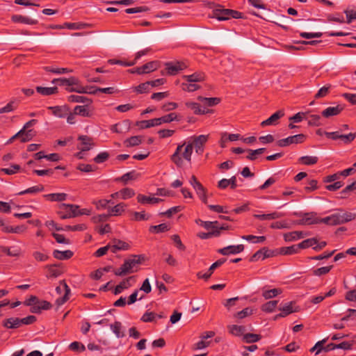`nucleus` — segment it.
I'll return each instance as SVG.
<instances>
[{
  "mask_svg": "<svg viewBox=\"0 0 356 356\" xmlns=\"http://www.w3.org/2000/svg\"><path fill=\"white\" fill-rule=\"evenodd\" d=\"M294 302H289L286 303L282 307L280 308L281 311L280 316H286L290 314L297 312L300 310L299 307H293Z\"/></svg>",
  "mask_w": 356,
  "mask_h": 356,
  "instance_id": "18",
  "label": "nucleus"
},
{
  "mask_svg": "<svg viewBox=\"0 0 356 356\" xmlns=\"http://www.w3.org/2000/svg\"><path fill=\"white\" fill-rule=\"evenodd\" d=\"M277 303V300L268 301L261 306V310L266 312H272L275 309Z\"/></svg>",
  "mask_w": 356,
  "mask_h": 356,
  "instance_id": "52",
  "label": "nucleus"
},
{
  "mask_svg": "<svg viewBox=\"0 0 356 356\" xmlns=\"http://www.w3.org/2000/svg\"><path fill=\"white\" fill-rule=\"evenodd\" d=\"M88 26V24H84V23H65V27L67 28L68 29L71 30H79L83 29L86 27Z\"/></svg>",
  "mask_w": 356,
  "mask_h": 356,
  "instance_id": "62",
  "label": "nucleus"
},
{
  "mask_svg": "<svg viewBox=\"0 0 356 356\" xmlns=\"http://www.w3.org/2000/svg\"><path fill=\"white\" fill-rule=\"evenodd\" d=\"M174 120H179L178 115L175 113H171L161 118L139 121L136 125L140 129H147L163 123H170Z\"/></svg>",
  "mask_w": 356,
  "mask_h": 356,
  "instance_id": "3",
  "label": "nucleus"
},
{
  "mask_svg": "<svg viewBox=\"0 0 356 356\" xmlns=\"http://www.w3.org/2000/svg\"><path fill=\"white\" fill-rule=\"evenodd\" d=\"M18 132L22 133L21 135L19 136V139L22 143L30 141L35 136L32 129H25L22 128Z\"/></svg>",
  "mask_w": 356,
  "mask_h": 356,
  "instance_id": "32",
  "label": "nucleus"
},
{
  "mask_svg": "<svg viewBox=\"0 0 356 356\" xmlns=\"http://www.w3.org/2000/svg\"><path fill=\"white\" fill-rule=\"evenodd\" d=\"M182 78L188 83L202 82L205 80V74L202 72H196L190 75H184Z\"/></svg>",
  "mask_w": 356,
  "mask_h": 356,
  "instance_id": "16",
  "label": "nucleus"
},
{
  "mask_svg": "<svg viewBox=\"0 0 356 356\" xmlns=\"http://www.w3.org/2000/svg\"><path fill=\"white\" fill-rule=\"evenodd\" d=\"M78 140L81 141V146L78 148L83 152L90 150L95 145L92 138L88 136H80Z\"/></svg>",
  "mask_w": 356,
  "mask_h": 356,
  "instance_id": "14",
  "label": "nucleus"
},
{
  "mask_svg": "<svg viewBox=\"0 0 356 356\" xmlns=\"http://www.w3.org/2000/svg\"><path fill=\"white\" fill-rule=\"evenodd\" d=\"M209 135H200L193 138V148L195 147L196 153L201 154L204 152V145L207 142Z\"/></svg>",
  "mask_w": 356,
  "mask_h": 356,
  "instance_id": "8",
  "label": "nucleus"
},
{
  "mask_svg": "<svg viewBox=\"0 0 356 356\" xmlns=\"http://www.w3.org/2000/svg\"><path fill=\"white\" fill-rule=\"evenodd\" d=\"M127 204L121 202L108 209V213L110 216H121L125 211Z\"/></svg>",
  "mask_w": 356,
  "mask_h": 356,
  "instance_id": "21",
  "label": "nucleus"
},
{
  "mask_svg": "<svg viewBox=\"0 0 356 356\" xmlns=\"http://www.w3.org/2000/svg\"><path fill=\"white\" fill-rule=\"evenodd\" d=\"M67 101L70 102L83 103L86 104V105H89L92 103L91 99L87 98L86 97L76 95H71L68 96Z\"/></svg>",
  "mask_w": 356,
  "mask_h": 356,
  "instance_id": "34",
  "label": "nucleus"
},
{
  "mask_svg": "<svg viewBox=\"0 0 356 356\" xmlns=\"http://www.w3.org/2000/svg\"><path fill=\"white\" fill-rule=\"evenodd\" d=\"M20 170V166L17 164H13L8 168H1V171L6 175H14Z\"/></svg>",
  "mask_w": 356,
  "mask_h": 356,
  "instance_id": "64",
  "label": "nucleus"
},
{
  "mask_svg": "<svg viewBox=\"0 0 356 356\" xmlns=\"http://www.w3.org/2000/svg\"><path fill=\"white\" fill-rule=\"evenodd\" d=\"M46 268L47 269V273L46 275L47 278L57 277L63 273V271L56 264L47 265L46 266Z\"/></svg>",
  "mask_w": 356,
  "mask_h": 356,
  "instance_id": "22",
  "label": "nucleus"
},
{
  "mask_svg": "<svg viewBox=\"0 0 356 356\" xmlns=\"http://www.w3.org/2000/svg\"><path fill=\"white\" fill-rule=\"evenodd\" d=\"M356 218V214L339 210V212L334 213L325 218H315L313 220H309V218H305V223L308 225L325 223L329 225H337L350 222Z\"/></svg>",
  "mask_w": 356,
  "mask_h": 356,
  "instance_id": "1",
  "label": "nucleus"
},
{
  "mask_svg": "<svg viewBox=\"0 0 356 356\" xmlns=\"http://www.w3.org/2000/svg\"><path fill=\"white\" fill-rule=\"evenodd\" d=\"M318 240L316 238H310L306 240H304L301 243L298 244L299 248L300 249H306L309 247H314L316 244H317Z\"/></svg>",
  "mask_w": 356,
  "mask_h": 356,
  "instance_id": "45",
  "label": "nucleus"
},
{
  "mask_svg": "<svg viewBox=\"0 0 356 356\" xmlns=\"http://www.w3.org/2000/svg\"><path fill=\"white\" fill-rule=\"evenodd\" d=\"M351 191H355L356 193V181L353 182L351 184L348 185L345 188L341 191L342 198H346Z\"/></svg>",
  "mask_w": 356,
  "mask_h": 356,
  "instance_id": "55",
  "label": "nucleus"
},
{
  "mask_svg": "<svg viewBox=\"0 0 356 356\" xmlns=\"http://www.w3.org/2000/svg\"><path fill=\"white\" fill-rule=\"evenodd\" d=\"M160 66V63L157 60L150 61L140 67L139 71L143 74L149 73L157 70Z\"/></svg>",
  "mask_w": 356,
  "mask_h": 356,
  "instance_id": "17",
  "label": "nucleus"
},
{
  "mask_svg": "<svg viewBox=\"0 0 356 356\" xmlns=\"http://www.w3.org/2000/svg\"><path fill=\"white\" fill-rule=\"evenodd\" d=\"M193 144H188L182 153V157L187 161L191 162L193 153Z\"/></svg>",
  "mask_w": 356,
  "mask_h": 356,
  "instance_id": "56",
  "label": "nucleus"
},
{
  "mask_svg": "<svg viewBox=\"0 0 356 356\" xmlns=\"http://www.w3.org/2000/svg\"><path fill=\"white\" fill-rule=\"evenodd\" d=\"M266 151V148H259L254 150L252 149H247L246 152H248L249 154L246 156V158L250 161H254L257 159V156L263 154Z\"/></svg>",
  "mask_w": 356,
  "mask_h": 356,
  "instance_id": "41",
  "label": "nucleus"
},
{
  "mask_svg": "<svg viewBox=\"0 0 356 356\" xmlns=\"http://www.w3.org/2000/svg\"><path fill=\"white\" fill-rule=\"evenodd\" d=\"M282 290L281 289H273L266 290L263 289L262 296L265 299H270L281 294Z\"/></svg>",
  "mask_w": 356,
  "mask_h": 356,
  "instance_id": "40",
  "label": "nucleus"
},
{
  "mask_svg": "<svg viewBox=\"0 0 356 356\" xmlns=\"http://www.w3.org/2000/svg\"><path fill=\"white\" fill-rule=\"evenodd\" d=\"M244 250L243 245H229L225 248L219 249L218 252L222 255H228L229 254H238L243 252Z\"/></svg>",
  "mask_w": 356,
  "mask_h": 356,
  "instance_id": "13",
  "label": "nucleus"
},
{
  "mask_svg": "<svg viewBox=\"0 0 356 356\" xmlns=\"http://www.w3.org/2000/svg\"><path fill=\"white\" fill-rule=\"evenodd\" d=\"M284 115V112L282 110H279L266 120L261 123V126L264 127L270 125H277L279 123V120Z\"/></svg>",
  "mask_w": 356,
  "mask_h": 356,
  "instance_id": "10",
  "label": "nucleus"
},
{
  "mask_svg": "<svg viewBox=\"0 0 356 356\" xmlns=\"http://www.w3.org/2000/svg\"><path fill=\"white\" fill-rule=\"evenodd\" d=\"M44 197L52 202H63L66 200L67 195L64 193H50L44 195Z\"/></svg>",
  "mask_w": 356,
  "mask_h": 356,
  "instance_id": "35",
  "label": "nucleus"
},
{
  "mask_svg": "<svg viewBox=\"0 0 356 356\" xmlns=\"http://www.w3.org/2000/svg\"><path fill=\"white\" fill-rule=\"evenodd\" d=\"M225 261L226 259L224 258L217 260L216 262L211 264V266H210L207 273H202V272H198L197 273V277L199 279H204L205 280H207L211 276L214 270L222 266Z\"/></svg>",
  "mask_w": 356,
  "mask_h": 356,
  "instance_id": "9",
  "label": "nucleus"
},
{
  "mask_svg": "<svg viewBox=\"0 0 356 356\" xmlns=\"http://www.w3.org/2000/svg\"><path fill=\"white\" fill-rule=\"evenodd\" d=\"M53 256L58 260H66L70 259L73 256V252L69 250L65 251L55 250L53 252Z\"/></svg>",
  "mask_w": 356,
  "mask_h": 356,
  "instance_id": "25",
  "label": "nucleus"
},
{
  "mask_svg": "<svg viewBox=\"0 0 356 356\" xmlns=\"http://www.w3.org/2000/svg\"><path fill=\"white\" fill-rule=\"evenodd\" d=\"M142 143L141 137L139 136H131L124 141L127 147H134Z\"/></svg>",
  "mask_w": 356,
  "mask_h": 356,
  "instance_id": "50",
  "label": "nucleus"
},
{
  "mask_svg": "<svg viewBox=\"0 0 356 356\" xmlns=\"http://www.w3.org/2000/svg\"><path fill=\"white\" fill-rule=\"evenodd\" d=\"M37 92L41 94L44 96H48L54 94H56L58 92V89L56 86L55 87H42L37 86L35 88Z\"/></svg>",
  "mask_w": 356,
  "mask_h": 356,
  "instance_id": "26",
  "label": "nucleus"
},
{
  "mask_svg": "<svg viewBox=\"0 0 356 356\" xmlns=\"http://www.w3.org/2000/svg\"><path fill=\"white\" fill-rule=\"evenodd\" d=\"M200 221L201 222V225L203 227H204L206 229H211V231L218 230L219 232V229H218V221H213V222L202 221L200 220Z\"/></svg>",
  "mask_w": 356,
  "mask_h": 356,
  "instance_id": "57",
  "label": "nucleus"
},
{
  "mask_svg": "<svg viewBox=\"0 0 356 356\" xmlns=\"http://www.w3.org/2000/svg\"><path fill=\"white\" fill-rule=\"evenodd\" d=\"M26 227L24 225L21 226H16V227H12L10 225H8L6 227H3V229H2V232L5 233H23L26 231Z\"/></svg>",
  "mask_w": 356,
  "mask_h": 356,
  "instance_id": "39",
  "label": "nucleus"
},
{
  "mask_svg": "<svg viewBox=\"0 0 356 356\" xmlns=\"http://www.w3.org/2000/svg\"><path fill=\"white\" fill-rule=\"evenodd\" d=\"M318 161V158L313 156H303L298 159L299 163L306 165H314L317 163Z\"/></svg>",
  "mask_w": 356,
  "mask_h": 356,
  "instance_id": "38",
  "label": "nucleus"
},
{
  "mask_svg": "<svg viewBox=\"0 0 356 356\" xmlns=\"http://www.w3.org/2000/svg\"><path fill=\"white\" fill-rule=\"evenodd\" d=\"M343 109L344 106L341 104H338L336 106H330L322 111V115L324 118H329L338 115Z\"/></svg>",
  "mask_w": 356,
  "mask_h": 356,
  "instance_id": "11",
  "label": "nucleus"
},
{
  "mask_svg": "<svg viewBox=\"0 0 356 356\" xmlns=\"http://www.w3.org/2000/svg\"><path fill=\"white\" fill-rule=\"evenodd\" d=\"M214 17L220 20H227L230 19L229 9H216L213 12Z\"/></svg>",
  "mask_w": 356,
  "mask_h": 356,
  "instance_id": "31",
  "label": "nucleus"
},
{
  "mask_svg": "<svg viewBox=\"0 0 356 356\" xmlns=\"http://www.w3.org/2000/svg\"><path fill=\"white\" fill-rule=\"evenodd\" d=\"M330 88L331 85L330 84L324 86L323 87L321 88L317 92V93L315 95V98L320 99L327 96L330 92Z\"/></svg>",
  "mask_w": 356,
  "mask_h": 356,
  "instance_id": "59",
  "label": "nucleus"
},
{
  "mask_svg": "<svg viewBox=\"0 0 356 356\" xmlns=\"http://www.w3.org/2000/svg\"><path fill=\"white\" fill-rule=\"evenodd\" d=\"M3 325L8 329H15L21 326L19 318H9L3 321Z\"/></svg>",
  "mask_w": 356,
  "mask_h": 356,
  "instance_id": "33",
  "label": "nucleus"
},
{
  "mask_svg": "<svg viewBox=\"0 0 356 356\" xmlns=\"http://www.w3.org/2000/svg\"><path fill=\"white\" fill-rule=\"evenodd\" d=\"M300 250L298 244L289 247H282L277 250V253L282 255H291L298 252Z\"/></svg>",
  "mask_w": 356,
  "mask_h": 356,
  "instance_id": "27",
  "label": "nucleus"
},
{
  "mask_svg": "<svg viewBox=\"0 0 356 356\" xmlns=\"http://www.w3.org/2000/svg\"><path fill=\"white\" fill-rule=\"evenodd\" d=\"M92 204L95 205L97 210H100L107 208L108 204H113L114 202L111 200L102 199L99 200H94Z\"/></svg>",
  "mask_w": 356,
  "mask_h": 356,
  "instance_id": "44",
  "label": "nucleus"
},
{
  "mask_svg": "<svg viewBox=\"0 0 356 356\" xmlns=\"http://www.w3.org/2000/svg\"><path fill=\"white\" fill-rule=\"evenodd\" d=\"M121 199L127 200L132 197L135 195V192L133 189L129 188H124L120 190Z\"/></svg>",
  "mask_w": 356,
  "mask_h": 356,
  "instance_id": "63",
  "label": "nucleus"
},
{
  "mask_svg": "<svg viewBox=\"0 0 356 356\" xmlns=\"http://www.w3.org/2000/svg\"><path fill=\"white\" fill-rule=\"evenodd\" d=\"M166 73L174 76L188 67V64L184 61H171L165 63Z\"/></svg>",
  "mask_w": 356,
  "mask_h": 356,
  "instance_id": "4",
  "label": "nucleus"
},
{
  "mask_svg": "<svg viewBox=\"0 0 356 356\" xmlns=\"http://www.w3.org/2000/svg\"><path fill=\"white\" fill-rule=\"evenodd\" d=\"M252 314V309L250 307H246L243 310L234 314L233 317L236 319H243L247 316Z\"/></svg>",
  "mask_w": 356,
  "mask_h": 356,
  "instance_id": "49",
  "label": "nucleus"
},
{
  "mask_svg": "<svg viewBox=\"0 0 356 356\" xmlns=\"http://www.w3.org/2000/svg\"><path fill=\"white\" fill-rule=\"evenodd\" d=\"M333 268V266H323L313 270L312 274L315 276H322L327 274Z\"/></svg>",
  "mask_w": 356,
  "mask_h": 356,
  "instance_id": "53",
  "label": "nucleus"
},
{
  "mask_svg": "<svg viewBox=\"0 0 356 356\" xmlns=\"http://www.w3.org/2000/svg\"><path fill=\"white\" fill-rule=\"evenodd\" d=\"M18 102L15 100L10 101L5 106L0 108V113H9L17 108Z\"/></svg>",
  "mask_w": 356,
  "mask_h": 356,
  "instance_id": "51",
  "label": "nucleus"
},
{
  "mask_svg": "<svg viewBox=\"0 0 356 356\" xmlns=\"http://www.w3.org/2000/svg\"><path fill=\"white\" fill-rule=\"evenodd\" d=\"M1 250L10 257H18L20 254V250L19 248L2 247Z\"/></svg>",
  "mask_w": 356,
  "mask_h": 356,
  "instance_id": "60",
  "label": "nucleus"
},
{
  "mask_svg": "<svg viewBox=\"0 0 356 356\" xmlns=\"http://www.w3.org/2000/svg\"><path fill=\"white\" fill-rule=\"evenodd\" d=\"M49 110H51L52 113L58 118H65L66 115L65 108L61 106H49L48 108Z\"/></svg>",
  "mask_w": 356,
  "mask_h": 356,
  "instance_id": "48",
  "label": "nucleus"
},
{
  "mask_svg": "<svg viewBox=\"0 0 356 356\" xmlns=\"http://www.w3.org/2000/svg\"><path fill=\"white\" fill-rule=\"evenodd\" d=\"M12 21L17 23H22L31 25H35L38 24V20L36 19L18 15H13L12 17Z\"/></svg>",
  "mask_w": 356,
  "mask_h": 356,
  "instance_id": "24",
  "label": "nucleus"
},
{
  "mask_svg": "<svg viewBox=\"0 0 356 356\" xmlns=\"http://www.w3.org/2000/svg\"><path fill=\"white\" fill-rule=\"evenodd\" d=\"M135 282V277L134 276H130L124 280H123L118 285H117L114 289V294L118 295L124 289H127L132 286V283Z\"/></svg>",
  "mask_w": 356,
  "mask_h": 356,
  "instance_id": "12",
  "label": "nucleus"
},
{
  "mask_svg": "<svg viewBox=\"0 0 356 356\" xmlns=\"http://www.w3.org/2000/svg\"><path fill=\"white\" fill-rule=\"evenodd\" d=\"M56 291L57 293H58L60 295L63 292H64L63 296L57 298L56 300V304L58 306H60V305H63L65 302H66L69 300V298H70L69 296H70V287L68 286V285L67 284V283L65 282V280H61L59 282V286H56Z\"/></svg>",
  "mask_w": 356,
  "mask_h": 356,
  "instance_id": "6",
  "label": "nucleus"
},
{
  "mask_svg": "<svg viewBox=\"0 0 356 356\" xmlns=\"http://www.w3.org/2000/svg\"><path fill=\"white\" fill-rule=\"evenodd\" d=\"M170 229L169 226L165 223H161L158 225H152L149 227V232L154 233L165 232Z\"/></svg>",
  "mask_w": 356,
  "mask_h": 356,
  "instance_id": "42",
  "label": "nucleus"
},
{
  "mask_svg": "<svg viewBox=\"0 0 356 356\" xmlns=\"http://www.w3.org/2000/svg\"><path fill=\"white\" fill-rule=\"evenodd\" d=\"M138 202L140 204H157L161 201H163L162 199L158 198V197H147L144 195L139 194L137 196Z\"/></svg>",
  "mask_w": 356,
  "mask_h": 356,
  "instance_id": "30",
  "label": "nucleus"
},
{
  "mask_svg": "<svg viewBox=\"0 0 356 356\" xmlns=\"http://www.w3.org/2000/svg\"><path fill=\"white\" fill-rule=\"evenodd\" d=\"M181 88L184 91L194 92L200 89V86L195 83H182Z\"/></svg>",
  "mask_w": 356,
  "mask_h": 356,
  "instance_id": "61",
  "label": "nucleus"
},
{
  "mask_svg": "<svg viewBox=\"0 0 356 356\" xmlns=\"http://www.w3.org/2000/svg\"><path fill=\"white\" fill-rule=\"evenodd\" d=\"M261 337L259 334L248 333L243 334V340L248 343H254L261 339Z\"/></svg>",
  "mask_w": 356,
  "mask_h": 356,
  "instance_id": "47",
  "label": "nucleus"
},
{
  "mask_svg": "<svg viewBox=\"0 0 356 356\" xmlns=\"http://www.w3.org/2000/svg\"><path fill=\"white\" fill-rule=\"evenodd\" d=\"M151 89L150 83L149 81L139 84L138 86L134 88V90L138 94L147 93Z\"/></svg>",
  "mask_w": 356,
  "mask_h": 356,
  "instance_id": "46",
  "label": "nucleus"
},
{
  "mask_svg": "<svg viewBox=\"0 0 356 356\" xmlns=\"http://www.w3.org/2000/svg\"><path fill=\"white\" fill-rule=\"evenodd\" d=\"M184 145L185 144L179 145L175 153L171 156V161L178 167H181L183 165V160L180 156V152Z\"/></svg>",
  "mask_w": 356,
  "mask_h": 356,
  "instance_id": "20",
  "label": "nucleus"
},
{
  "mask_svg": "<svg viewBox=\"0 0 356 356\" xmlns=\"http://www.w3.org/2000/svg\"><path fill=\"white\" fill-rule=\"evenodd\" d=\"M150 51H151V49L148 47V48H146L145 49L138 51L136 54L134 60L132 62L126 63L125 66H132V65H135L137 60L140 59L143 56L147 55Z\"/></svg>",
  "mask_w": 356,
  "mask_h": 356,
  "instance_id": "58",
  "label": "nucleus"
},
{
  "mask_svg": "<svg viewBox=\"0 0 356 356\" xmlns=\"http://www.w3.org/2000/svg\"><path fill=\"white\" fill-rule=\"evenodd\" d=\"M86 104L83 106H76L74 108V113L82 117H91L92 113L88 109Z\"/></svg>",
  "mask_w": 356,
  "mask_h": 356,
  "instance_id": "36",
  "label": "nucleus"
},
{
  "mask_svg": "<svg viewBox=\"0 0 356 356\" xmlns=\"http://www.w3.org/2000/svg\"><path fill=\"white\" fill-rule=\"evenodd\" d=\"M197 99L204 104L207 106H213L220 102V99L218 97H204L199 96Z\"/></svg>",
  "mask_w": 356,
  "mask_h": 356,
  "instance_id": "37",
  "label": "nucleus"
},
{
  "mask_svg": "<svg viewBox=\"0 0 356 356\" xmlns=\"http://www.w3.org/2000/svg\"><path fill=\"white\" fill-rule=\"evenodd\" d=\"M131 214H132L131 220H135V221L147 220L149 218V216H147L145 213V211H142V212L134 211V212H132Z\"/></svg>",
  "mask_w": 356,
  "mask_h": 356,
  "instance_id": "54",
  "label": "nucleus"
},
{
  "mask_svg": "<svg viewBox=\"0 0 356 356\" xmlns=\"http://www.w3.org/2000/svg\"><path fill=\"white\" fill-rule=\"evenodd\" d=\"M44 189V186L42 184H38L37 186H34L30 187L24 191H22L18 193L19 195H22L27 193H37L43 191Z\"/></svg>",
  "mask_w": 356,
  "mask_h": 356,
  "instance_id": "43",
  "label": "nucleus"
},
{
  "mask_svg": "<svg viewBox=\"0 0 356 356\" xmlns=\"http://www.w3.org/2000/svg\"><path fill=\"white\" fill-rule=\"evenodd\" d=\"M52 305L47 300H38L36 305H33V307H31V312L34 314H40L42 310L50 309Z\"/></svg>",
  "mask_w": 356,
  "mask_h": 356,
  "instance_id": "15",
  "label": "nucleus"
},
{
  "mask_svg": "<svg viewBox=\"0 0 356 356\" xmlns=\"http://www.w3.org/2000/svg\"><path fill=\"white\" fill-rule=\"evenodd\" d=\"M59 208L60 210L58 211V214L62 219L77 216V210L79 209L77 205L61 204Z\"/></svg>",
  "mask_w": 356,
  "mask_h": 356,
  "instance_id": "5",
  "label": "nucleus"
},
{
  "mask_svg": "<svg viewBox=\"0 0 356 356\" xmlns=\"http://www.w3.org/2000/svg\"><path fill=\"white\" fill-rule=\"evenodd\" d=\"M307 136L305 134H300L286 138L280 139L277 141V145L279 147H287L292 144H301L305 141Z\"/></svg>",
  "mask_w": 356,
  "mask_h": 356,
  "instance_id": "7",
  "label": "nucleus"
},
{
  "mask_svg": "<svg viewBox=\"0 0 356 356\" xmlns=\"http://www.w3.org/2000/svg\"><path fill=\"white\" fill-rule=\"evenodd\" d=\"M144 256L141 254H134L126 259L121 266L113 270L116 276H124L128 274L136 273L139 269V266L144 261Z\"/></svg>",
  "mask_w": 356,
  "mask_h": 356,
  "instance_id": "2",
  "label": "nucleus"
},
{
  "mask_svg": "<svg viewBox=\"0 0 356 356\" xmlns=\"http://www.w3.org/2000/svg\"><path fill=\"white\" fill-rule=\"evenodd\" d=\"M110 328L115 334L116 337L122 338L125 336L124 332L122 330V325L121 322L115 321L113 323L110 325Z\"/></svg>",
  "mask_w": 356,
  "mask_h": 356,
  "instance_id": "28",
  "label": "nucleus"
},
{
  "mask_svg": "<svg viewBox=\"0 0 356 356\" xmlns=\"http://www.w3.org/2000/svg\"><path fill=\"white\" fill-rule=\"evenodd\" d=\"M186 106L191 109L195 115H203L209 112V110L202 108L200 104L196 102H188L186 103Z\"/></svg>",
  "mask_w": 356,
  "mask_h": 356,
  "instance_id": "19",
  "label": "nucleus"
},
{
  "mask_svg": "<svg viewBox=\"0 0 356 356\" xmlns=\"http://www.w3.org/2000/svg\"><path fill=\"white\" fill-rule=\"evenodd\" d=\"M227 330L231 334L240 337L243 335L245 331V327L238 325H229L227 326Z\"/></svg>",
  "mask_w": 356,
  "mask_h": 356,
  "instance_id": "29",
  "label": "nucleus"
},
{
  "mask_svg": "<svg viewBox=\"0 0 356 356\" xmlns=\"http://www.w3.org/2000/svg\"><path fill=\"white\" fill-rule=\"evenodd\" d=\"M253 216L261 220H270L282 218L284 216V214L282 213L275 211L268 214H254Z\"/></svg>",
  "mask_w": 356,
  "mask_h": 356,
  "instance_id": "23",
  "label": "nucleus"
}]
</instances>
